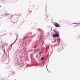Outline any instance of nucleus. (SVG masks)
Returning <instances> with one entry per match:
<instances>
[{"label":"nucleus","mask_w":80,"mask_h":80,"mask_svg":"<svg viewBox=\"0 0 80 80\" xmlns=\"http://www.w3.org/2000/svg\"><path fill=\"white\" fill-rule=\"evenodd\" d=\"M54 25L55 27L57 28H58V27H60V25H59V24L57 22H55Z\"/></svg>","instance_id":"obj_1"},{"label":"nucleus","mask_w":80,"mask_h":80,"mask_svg":"<svg viewBox=\"0 0 80 80\" xmlns=\"http://www.w3.org/2000/svg\"><path fill=\"white\" fill-rule=\"evenodd\" d=\"M55 34H53L52 35L53 38H55V37H59V35H58L57 32H56Z\"/></svg>","instance_id":"obj_2"},{"label":"nucleus","mask_w":80,"mask_h":80,"mask_svg":"<svg viewBox=\"0 0 80 80\" xmlns=\"http://www.w3.org/2000/svg\"><path fill=\"white\" fill-rule=\"evenodd\" d=\"M43 58H44V56H43V58H41V60H43Z\"/></svg>","instance_id":"obj_3"},{"label":"nucleus","mask_w":80,"mask_h":80,"mask_svg":"<svg viewBox=\"0 0 80 80\" xmlns=\"http://www.w3.org/2000/svg\"><path fill=\"white\" fill-rule=\"evenodd\" d=\"M36 52V49H35L34 51V53H33V54H35V53Z\"/></svg>","instance_id":"obj_4"},{"label":"nucleus","mask_w":80,"mask_h":80,"mask_svg":"<svg viewBox=\"0 0 80 80\" xmlns=\"http://www.w3.org/2000/svg\"><path fill=\"white\" fill-rule=\"evenodd\" d=\"M42 51L40 52L39 53V54H42Z\"/></svg>","instance_id":"obj_5"},{"label":"nucleus","mask_w":80,"mask_h":80,"mask_svg":"<svg viewBox=\"0 0 80 80\" xmlns=\"http://www.w3.org/2000/svg\"><path fill=\"white\" fill-rule=\"evenodd\" d=\"M33 57V55L32 54H31V57Z\"/></svg>","instance_id":"obj_6"},{"label":"nucleus","mask_w":80,"mask_h":80,"mask_svg":"<svg viewBox=\"0 0 80 80\" xmlns=\"http://www.w3.org/2000/svg\"><path fill=\"white\" fill-rule=\"evenodd\" d=\"M0 7H1V6H0Z\"/></svg>","instance_id":"obj_7"}]
</instances>
